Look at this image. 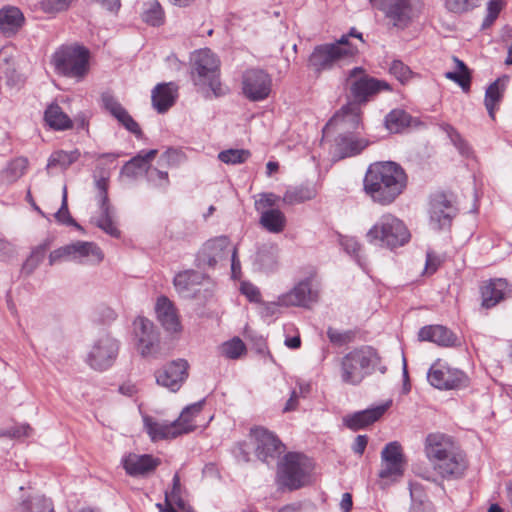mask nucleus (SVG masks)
I'll return each mask as SVG.
<instances>
[{
	"label": "nucleus",
	"mask_w": 512,
	"mask_h": 512,
	"mask_svg": "<svg viewBox=\"0 0 512 512\" xmlns=\"http://www.w3.org/2000/svg\"><path fill=\"white\" fill-rule=\"evenodd\" d=\"M408 176L404 168L394 161L371 163L363 179V191L371 201L388 206L405 191Z\"/></svg>",
	"instance_id": "f257e3e1"
},
{
	"label": "nucleus",
	"mask_w": 512,
	"mask_h": 512,
	"mask_svg": "<svg viewBox=\"0 0 512 512\" xmlns=\"http://www.w3.org/2000/svg\"><path fill=\"white\" fill-rule=\"evenodd\" d=\"M380 362L381 357L374 347L362 345L354 348L341 359V380L343 383L357 386L374 373Z\"/></svg>",
	"instance_id": "f03ea898"
},
{
	"label": "nucleus",
	"mask_w": 512,
	"mask_h": 512,
	"mask_svg": "<svg viewBox=\"0 0 512 512\" xmlns=\"http://www.w3.org/2000/svg\"><path fill=\"white\" fill-rule=\"evenodd\" d=\"M312 470L313 464L307 456L287 452L277 463V484L289 491L298 490L309 483Z\"/></svg>",
	"instance_id": "7ed1b4c3"
},
{
	"label": "nucleus",
	"mask_w": 512,
	"mask_h": 512,
	"mask_svg": "<svg viewBox=\"0 0 512 512\" xmlns=\"http://www.w3.org/2000/svg\"><path fill=\"white\" fill-rule=\"evenodd\" d=\"M411 234L404 222L392 214H384L367 231L370 244L394 250L409 242Z\"/></svg>",
	"instance_id": "20e7f679"
},
{
	"label": "nucleus",
	"mask_w": 512,
	"mask_h": 512,
	"mask_svg": "<svg viewBox=\"0 0 512 512\" xmlns=\"http://www.w3.org/2000/svg\"><path fill=\"white\" fill-rule=\"evenodd\" d=\"M89 50L83 45H63L52 55L55 72L70 78H83L89 67Z\"/></svg>",
	"instance_id": "39448f33"
},
{
	"label": "nucleus",
	"mask_w": 512,
	"mask_h": 512,
	"mask_svg": "<svg viewBox=\"0 0 512 512\" xmlns=\"http://www.w3.org/2000/svg\"><path fill=\"white\" fill-rule=\"evenodd\" d=\"M192 78L197 86H208L215 97L224 94L219 74V60L208 48L195 51L192 56Z\"/></svg>",
	"instance_id": "423d86ee"
},
{
	"label": "nucleus",
	"mask_w": 512,
	"mask_h": 512,
	"mask_svg": "<svg viewBox=\"0 0 512 512\" xmlns=\"http://www.w3.org/2000/svg\"><path fill=\"white\" fill-rule=\"evenodd\" d=\"M346 83L349 95L355 104L365 105L382 91H391L390 84L369 75L363 67H354L348 72Z\"/></svg>",
	"instance_id": "0eeeda50"
},
{
	"label": "nucleus",
	"mask_w": 512,
	"mask_h": 512,
	"mask_svg": "<svg viewBox=\"0 0 512 512\" xmlns=\"http://www.w3.org/2000/svg\"><path fill=\"white\" fill-rule=\"evenodd\" d=\"M458 211L452 193L437 191L430 196L429 219L434 230L449 231Z\"/></svg>",
	"instance_id": "6e6552de"
},
{
	"label": "nucleus",
	"mask_w": 512,
	"mask_h": 512,
	"mask_svg": "<svg viewBox=\"0 0 512 512\" xmlns=\"http://www.w3.org/2000/svg\"><path fill=\"white\" fill-rule=\"evenodd\" d=\"M357 52L358 49L355 46L342 48L337 44H320L314 47L307 66L319 76L323 71L331 70L337 61L354 56Z\"/></svg>",
	"instance_id": "1a4fd4ad"
},
{
	"label": "nucleus",
	"mask_w": 512,
	"mask_h": 512,
	"mask_svg": "<svg viewBox=\"0 0 512 512\" xmlns=\"http://www.w3.org/2000/svg\"><path fill=\"white\" fill-rule=\"evenodd\" d=\"M427 380L439 390L463 389L470 384V378L464 371L451 367L441 360H437L429 368Z\"/></svg>",
	"instance_id": "9d476101"
},
{
	"label": "nucleus",
	"mask_w": 512,
	"mask_h": 512,
	"mask_svg": "<svg viewBox=\"0 0 512 512\" xmlns=\"http://www.w3.org/2000/svg\"><path fill=\"white\" fill-rule=\"evenodd\" d=\"M250 434L255 442V456L267 465L279 460L286 450V446L280 438L274 432L264 427L251 428Z\"/></svg>",
	"instance_id": "9b49d317"
},
{
	"label": "nucleus",
	"mask_w": 512,
	"mask_h": 512,
	"mask_svg": "<svg viewBox=\"0 0 512 512\" xmlns=\"http://www.w3.org/2000/svg\"><path fill=\"white\" fill-rule=\"evenodd\" d=\"M119 352V342L109 334L100 336L92 345L88 355L87 364L96 371L110 368Z\"/></svg>",
	"instance_id": "f8f14e48"
},
{
	"label": "nucleus",
	"mask_w": 512,
	"mask_h": 512,
	"mask_svg": "<svg viewBox=\"0 0 512 512\" xmlns=\"http://www.w3.org/2000/svg\"><path fill=\"white\" fill-rule=\"evenodd\" d=\"M95 187L98 190L96 198L100 208V216L96 220V226L111 237L119 238L121 232L114 222L115 211L108 197L109 176L101 175L95 179Z\"/></svg>",
	"instance_id": "ddd939ff"
},
{
	"label": "nucleus",
	"mask_w": 512,
	"mask_h": 512,
	"mask_svg": "<svg viewBox=\"0 0 512 512\" xmlns=\"http://www.w3.org/2000/svg\"><path fill=\"white\" fill-rule=\"evenodd\" d=\"M230 240L227 236H219L206 241L195 257V265L199 269H214L218 263L226 261L229 255Z\"/></svg>",
	"instance_id": "4468645a"
},
{
	"label": "nucleus",
	"mask_w": 512,
	"mask_h": 512,
	"mask_svg": "<svg viewBox=\"0 0 512 512\" xmlns=\"http://www.w3.org/2000/svg\"><path fill=\"white\" fill-rule=\"evenodd\" d=\"M272 79L270 75L259 68L248 69L243 74L242 90L247 99L253 102L265 100L270 92Z\"/></svg>",
	"instance_id": "2eb2a0df"
},
{
	"label": "nucleus",
	"mask_w": 512,
	"mask_h": 512,
	"mask_svg": "<svg viewBox=\"0 0 512 512\" xmlns=\"http://www.w3.org/2000/svg\"><path fill=\"white\" fill-rule=\"evenodd\" d=\"M188 370L189 363L187 360L182 358L172 360L156 370V383L171 392H177L187 380Z\"/></svg>",
	"instance_id": "dca6fc26"
},
{
	"label": "nucleus",
	"mask_w": 512,
	"mask_h": 512,
	"mask_svg": "<svg viewBox=\"0 0 512 512\" xmlns=\"http://www.w3.org/2000/svg\"><path fill=\"white\" fill-rule=\"evenodd\" d=\"M372 6L385 13L394 27L406 28L412 18L411 0H370Z\"/></svg>",
	"instance_id": "f3484780"
},
{
	"label": "nucleus",
	"mask_w": 512,
	"mask_h": 512,
	"mask_svg": "<svg viewBox=\"0 0 512 512\" xmlns=\"http://www.w3.org/2000/svg\"><path fill=\"white\" fill-rule=\"evenodd\" d=\"M134 332L138 339V349L142 357H155L159 347V334L149 319L139 316L134 322Z\"/></svg>",
	"instance_id": "a211bd4d"
},
{
	"label": "nucleus",
	"mask_w": 512,
	"mask_h": 512,
	"mask_svg": "<svg viewBox=\"0 0 512 512\" xmlns=\"http://www.w3.org/2000/svg\"><path fill=\"white\" fill-rule=\"evenodd\" d=\"M391 405L392 400H387L380 405L347 414L342 419L343 425L352 431L366 429L380 420Z\"/></svg>",
	"instance_id": "6ab92c4d"
},
{
	"label": "nucleus",
	"mask_w": 512,
	"mask_h": 512,
	"mask_svg": "<svg viewBox=\"0 0 512 512\" xmlns=\"http://www.w3.org/2000/svg\"><path fill=\"white\" fill-rule=\"evenodd\" d=\"M381 458L385 467L378 473L380 478L385 479L392 475L403 474L404 455L399 442L392 441L386 444L381 452Z\"/></svg>",
	"instance_id": "aec40b11"
},
{
	"label": "nucleus",
	"mask_w": 512,
	"mask_h": 512,
	"mask_svg": "<svg viewBox=\"0 0 512 512\" xmlns=\"http://www.w3.org/2000/svg\"><path fill=\"white\" fill-rule=\"evenodd\" d=\"M318 292L311 287V280L306 278L296 284L288 293L280 297V303L285 306L308 307L317 302Z\"/></svg>",
	"instance_id": "412c9836"
},
{
	"label": "nucleus",
	"mask_w": 512,
	"mask_h": 512,
	"mask_svg": "<svg viewBox=\"0 0 512 512\" xmlns=\"http://www.w3.org/2000/svg\"><path fill=\"white\" fill-rule=\"evenodd\" d=\"M123 468L132 477L146 476L156 470L161 460L151 454L130 453L122 460Z\"/></svg>",
	"instance_id": "4be33fe9"
},
{
	"label": "nucleus",
	"mask_w": 512,
	"mask_h": 512,
	"mask_svg": "<svg viewBox=\"0 0 512 512\" xmlns=\"http://www.w3.org/2000/svg\"><path fill=\"white\" fill-rule=\"evenodd\" d=\"M279 247L276 243H263L257 247L253 267L263 273L274 272L278 267Z\"/></svg>",
	"instance_id": "5701e85b"
},
{
	"label": "nucleus",
	"mask_w": 512,
	"mask_h": 512,
	"mask_svg": "<svg viewBox=\"0 0 512 512\" xmlns=\"http://www.w3.org/2000/svg\"><path fill=\"white\" fill-rule=\"evenodd\" d=\"M155 311L157 318L167 332L177 333L182 329L176 308L166 296L157 299Z\"/></svg>",
	"instance_id": "b1692460"
},
{
	"label": "nucleus",
	"mask_w": 512,
	"mask_h": 512,
	"mask_svg": "<svg viewBox=\"0 0 512 512\" xmlns=\"http://www.w3.org/2000/svg\"><path fill=\"white\" fill-rule=\"evenodd\" d=\"M418 337L422 341L433 342L443 347H453L458 344L457 335L443 325H428L419 330Z\"/></svg>",
	"instance_id": "393cba45"
},
{
	"label": "nucleus",
	"mask_w": 512,
	"mask_h": 512,
	"mask_svg": "<svg viewBox=\"0 0 512 512\" xmlns=\"http://www.w3.org/2000/svg\"><path fill=\"white\" fill-rule=\"evenodd\" d=\"M177 89L173 82L159 83L153 88L151 100L158 113L163 114L174 105L178 97Z\"/></svg>",
	"instance_id": "a878e982"
},
{
	"label": "nucleus",
	"mask_w": 512,
	"mask_h": 512,
	"mask_svg": "<svg viewBox=\"0 0 512 512\" xmlns=\"http://www.w3.org/2000/svg\"><path fill=\"white\" fill-rule=\"evenodd\" d=\"M433 463L434 469L442 478H460L466 469L463 455L456 452L455 449L449 453V456L438 459Z\"/></svg>",
	"instance_id": "bb28decb"
},
{
	"label": "nucleus",
	"mask_w": 512,
	"mask_h": 512,
	"mask_svg": "<svg viewBox=\"0 0 512 512\" xmlns=\"http://www.w3.org/2000/svg\"><path fill=\"white\" fill-rule=\"evenodd\" d=\"M454 449V442L449 436L441 433H431L426 437L425 452L433 462L449 456V453Z\"/></svg>",
	"instance_id": "cd10ccee"
},
{
	"label": "nucleus",
	"mask_w": 512,
	"mask_h": 512,
	"mask_svg": "<svg viewBox=\"0 0 512 512\" xmlns=\"http://www.w3.org/2000/svg\"><path fill=\"white\" fill-rule=\"evenodd\" d=\"M368 145L364 139L357 138L352 132L339 133L335 138V153L340 158L355 156Z\"/></svg>",
	"instance_id": "c85d7f7f"
},
{
	"label": "nucleus",
	"mask_w": 512,
	"mask_h": 512,
	"mask_svg": "<svg viewBox=\"0 0 512 512\" xmlns=\"http://www.w3.org/2000/svg\"><path fill=\"white\" fill-rule=\"evenodd\" d=\"M203 279V273L190 269L177 273L173 284L181 296L194 298L196 297L195 286L200 285Z\"/></svg>",
	"instance_id": "c756f323"
},
{
	"label": "nucleus",
	"mask_w": 512,
	"mask_h": 512,
	"mask_svg": "<svg viewBox=\"0 0 512 512\" xmlns=\"http://www.w3.org/2000/svg\"><path fill=\"white\" fill-rule=\"evenodd\" d=\"M144 426L152 441L174 439L183 434L175 420L170 424L159 423L147 416L144 418Z\"/></svg>",
	"instance_id": "7c9ffc66"
},
{
	"label": "nucleus",
	"mask_w": 512,
	"mask_h": 512,
	"mask_svg": "<svg viewBox=\"0 0 512 512\" xmlns=\"http://www.w3.org/2000/svg\"><path fill=\"white\" fill-rule=\"evenodd\" d=\"M505 281L502 279L490 280L487 284L481 287V306L485 309H490L496 306L504 299Z\"/></svg>",
	"instance_id": "2f4dec72"
},
{
	"label": "nucleus",
	"mask_w": 512,
	"mask_h": 512,
	"mask_svg": "<svg viewBox=\"0 0 512 512\" xmlns=\"http://www.w3.org/2000/svg\"><path fill=\"white\" fill-rule=\"evenodd\" d=\"M44 121L53 130L63 131L72 128L73 122L70 117L63 112L57 103L50 104L44 112Z\"/></svg>",
	"instance_id": "473e14b6"
},
{
	"label": "nucleus",
	"mask_w": 512,
	"mask_h": 512,
	"mask_svg": "<svg viewBox=\"0 0 512 512\" xmlns=\"http://www.w3.org/2000/svg\"><path fill=\"white\" fill-rule=\"evenodd\" d=\"M70 259L81 260L82 258L93 256L97 262L103 260V253L99 246L94 242L76 241L67 245Z\"/></svg>",
	"instance_id": "72a5a7b5"
},
{
	"label": "nucleus",
	"mask_w": 512,
	"mask_h": 512,
	"mask_svg": "<svg viewBox=\"0 0 512 512\" xmlns=\"http://www.w3.org/2000/svg\"><path fill=\"white\" fill-rule=\"evenodd\" d=\"M317 195V189L312 183H304L299 186L289 188L283 195V202L288 205L300 204L312 200Z\"/></svg>",
	"instance_id": "f704fd0d"
},
{
	"label": "nucleus",
	"mask_w": 512,
	"mask_h": 512,
	"mask_svg": "<svg viewBox=\"0 0 512 512\" xmlns=\"http://www.w3.org/2000/svg\"><path fill=\"white\" fill-rule=\"evenodd\" d=\"M24 23V15L15 6H5L0 9V29L3 32H16Z\"/></svg>",
	"instance_id": "c9c22d12"
},
{
	"label": "nucleus",
	"mask_w": 512,
	"mask_h": 512,
	"mask_svg": "<svg viewBox=\"0 0 512 512\" xmlns=\"http://www.w3.org/2000/svg\"><path fill=\"white\" fill-rule=\"evenodd\" d=\"M260 225L270 233H281L286 226V217L279 209H266L261 212Z\"/></svg>",
	"instance_id": "e433bc0d"
},
{
	"label": "nucleus",
	"mask_w": 512,
	"mask_h": 512,
	"mask_svg": "<svg viewBox=\"0 0 512 512\" xmlns=\"http://www.w3.org/2000/svg\"><path fill=\"white\" fill-rule=\"evenodd\" d=\"M500 82V78L496 79L487 87L485 92L484 105L492 120L495 119V110L498 109L504 95L505 85L500 84Z\"/></svg>",
	"instance_id": "4c0bfd02"
},
{
	"label": "nucleus",
	"mask_w": 512,
	"mask_h": 512,
	"mask_svg": "<svg viewBox=\"0 0 512 512\" xmlns=\"http://www.w3.org/2000/svg\"><path fill=\"white\" fill-rule=\"evenodd\" d=\"M358 106L360 104L347 103L341 107V109L334 115V117L326 124V127L330 125L332 122L340 123L341 125H345L346 122H349L353 129H357L360 125V112Z\"/></svg>",
	"instance_id": "58836bf2"
},
{
	"label": "nucleus",
	"mask_w": 512,
	"mask_h": 512,
	"mask_svg": "<svg viewBox=\"0 0 512 512\" xmlns=\"http://www.w3.org/2000/svg\"><path fill=\"white\" fill-rule=\"evenodd\" d=\"M204 404L205 398L186 406L182 410L180 416L175 421L178 422V426L183 434L190 433L196 429V425L193 423V420L194 417L202 411Z\"/></svg>",
	"instance_id": "ea45409f"
},
{
	"label": "nucleus",
	"mask_w": 512,
	"mask_h": 512,
	"mask_svg": "<svg viewBox=\"0 0 512 512\" xmlns=\"http://www.w3.org/2000/svg\"><path fill=\"white\" fill-rule=\"evenodd\" d=\"M15 512H54V507L51 499L36 495L22 500L15 507Z\"/></svg>",
	"instance_id": "a19ab883"
},
{
	"label": "nucleus",
	"mask_w": 512,
	"mask_h": 512,
	"mask_svg": "<svg viewBox=\"0 0 512 512\" xmlns=\"http://www.w3.org/2000/svg\"><path fill=\"white\" fill-rule=\"evenodd\" d=\"M80 155L81 153L78 149L69 152L58 150L50 155L46 169L59 167L62 170H66L80 158Z\"/></svg>",
	"instance_id": "79ce46f5"
},
{
	"label": "nucleus",
	"mask_w": 512,
	"mask_h": 512,
	"mask_svg": "<svg viewBox=\"0 0 512 512\" xmlns=\"http://www.w3.org/2000/svg\"><path fill=\"white\" fill-rule=\"evenodd\" d=\"M50 245L51 240L47 238L31 251L30 256L22 265V272L25 275H31L35 271V269L45 258L46 252L49 249Z\"/></svg>",
	"instance_id": "37998d69"
},
{
	"label": "nucleus",
	"mask_w": 512,
	"mask_h": 512,
	"mask_svg": "<svg viewBox=\"0 0 512 512\" xmlns=\"http://www.w3.org/2000/svg\"><path fill=\"white\" fill-rule=\"evenodd\" d=\"M411 115L403 109H393L385 117L386 128L394 133H399L411 123Z\"/></svg>",
	"instance_id": "c03bdc74"
},
{
	"label": "nucleus",
	"mask_w": 512,
	"mask_h": 512,
	"mask_svg": "<svg viewBox=\"0 0 512 512\" xmlns=\"http://www.w3.org/2000/svg\"><path fill=\"white\" fill-rule=\"evenodd\" d=\"M142 13V20L153 27H159L164 24V11L158 1H151Z\"/></svg>",
	"instance_id": "a18cd8bd"
},
{
	"label": "nucleus",
	"mask_w": 512,
	"mask_h": 512,
	"mask_svg": "<svg viewBox=\"0 0 512 512\" xmlns=\"http://www.w3.org/2000/svg\"><path fill=\"white\" fill-rule=\"evenodd\" d=\"M326 333L332 345L341 347L349 343H352L355 340L357 330L349 329L345 331H339L333 327H328Z\"/></svg>",
	"instance_id": "49530a36"
},
{
	"label": "nucleus",
	"mask_w": 512,
	"mask_h": 512,
	"mask_svg": "<svg viewBox=\"0 0 512 512\" xmlns=\"http://www.w3.org/2000/svg\"><path fill=\"white\" fill-rule=\"evenodd\" d=\"M55 218L57 222L64 224L66 226H73L80 231H84L83 227L76 222V220L71 216L68 203H67V189L66 186L63 189L62 202L59 210L55 213Z\"/></svg>",
	"instance_id": "de8ad7c7"
},
{
	"label": "nucleus",
	"mask_w": 512,
	"mask_h": 512,
	"mask_svg": "<svg viewBox=\"0 0 512 512\" xmlns=\"http://www.w3.org/2000/svg\"><path fill=\"white\" fill-rule=\"evenodd\" d=\"M28 166L26 158H16L8 163L4 170V177L8 182H15L25 172Z\"/></svg>",
	"instance_id": "09e8293b"
},
{
	"label": "nucleus",
	"mask_w": 512,
	"mask_h": 512,
	"mask_svg": "<svg viewBox=\"0 0 512 512\" xmlns=\"http://www.w3.org/2000/svg\"><path fill=\"white\" fill-rule=\"evenodd\" d=\"M102 102L104 108L121 124L127 116L128 111L122 106V104L111 95H103Z\"/></svg>",
	"instance_id": "8fccbe9b"
},
{
	"label": "nucleus",
	"mask_w": 512,
	"mask_h": 512,
	"mask_svg": "<svg viewBox=\"0 0 512 512\" xmlns=\"http://www.w3.org/2000/svg\"><path fill=\"white\" fill-rule=\"evenodd\" d=\"M441 128L444 132H446L447 136L453 143V145L458 149V151L462 155L468 156L471 152V148L467 141L460 135V133L450 124L444 123L441 125Z\"/></svg>",
	"instance_id": "3c124183"
},
{
	"label": "nucleus",
	"mask_w": 512,
	"mask_h": 512,
	"mask_svg": "<svg viewBox=\"0 0 512 512\" xmlns=\"http://www.w3.org/2000/svg\"><path fill=\"white\" fill-rule=\"evenodd\" d=\"M251 153L246 149H228L221 151L218 154V159L225 164H242L249 157Z\"/></svg>",
	"instance_id": "603ef678"
},
{
	"label": "nucleus",
	"mask_w": 512,
	"mask_h": 512,
	"mask_svg": "<svg viewBox=\"0 0 512 512\" xmlns=\"http://www.w3.org/2000/svg\"><path fill=\"white\" fill-rule=\"evenodd\" d=\"M245 351L246 346L244 342L238 337H234L222 345V354L229 359H237Z\"/></svg>",
	"instance_id": "864d4df0"
},
{
	"label": "nucleus",
	"mask_w": 512,
	"mask_h": 512,
	"mask_svg": "<svg viewBox=\"0 0 512 512\" xmlns=\"http://www.w3.org/2000/svg\"><path fill=\"white\" fill-rule=\"evenodd\" d=\"M73 1L74 0H41L39 6L44 13L56 15L68 10Z\"/></svg>",
	"instance_id": "5fc2aeb1"
},
{
	"label": "nucleus",
	"mask_w": 512,
	"mask_h": 512,
	"mask_svg": "<svg viewBox=\"0 0 512 512\" xmlns=\"http://www.w3.org/2000/svg\"><path fill=\"white\" fill-rule=\"evenodd\" d=\"M481 0H446V8L456 14H463L480 5Z\"/></svg>",
	"instance_id": "6e6d98bb"
},
{
	"label": "nucleus",
	"mask_w": 512,
	"mask_h": 512,
	"mask_svg": "<svg viewBox=\"0 0 512 512\" xmlns=\"http://www.w3.org/2000/svg\"><path fill=\"white\" fill-rule=\"evenodd\" d=\"M280 197L272 192L260 193L259 198L255 200V209L258 212L265 211L266 209H275Z\"/></svg>",
	"instance_id": "4d7b16f0"
},
{
	"label": "nucleus",
	"mask_w": 512,
	"mask_h": 512,
	"mask_svg": "<svg viewBox=\"0 0 512 512\" xmlns=\"http://www.w3.org/2000/svg\"><path fill=\"white\" fill-rule=\"evenodd\" d=\"M340 244L344 251L360 264V243L354 237L344 236L341 237Z\"/></svg>",
	"instance_id": "13d9d810"
},
{
	"label": "nucleus",
	"mask_w": 512,
	"mask_h": 512,
	"mask_svg": "<svg viewBox=\"0 0 512 512\" xmlns=\"http://www.w3.org/2000/svg\"><path fill=\"white\" fill-rule=\"evenodd\" d=\"M389 70L401 83L407 82L412 76L411 69L400 60H394Z\"/></svg>",
	"instance_id": "bf43d9fd"
},
{
	"label": "nucleus",
	"mask_w": 512,
	"mask_h": 512,
	"mask_svg": "<svg viewBox=\"0 0 512 512\" xmlns=\"http://www.w3.org/2000/svg\"><path fill=\"white\" fill-rule=\"evenodd\" d=\"M184 159V154L176 148H168L161 156L159 161H164L168 166H177Z\"/></svg>",
	"instance_id": "052dcab7"
},
{
	"label": "nucleus",
	"mask_w": 512,
	"mask_h": 512,
	"mask_svg": "<svg viewBox=\"0 0 512 512\" xmlns=\"http://www.w3.org/2000/svg\"><path fill=\"white\" fill-rule=\"evenodd\" d=\"M410 512H433L432 503L427 499L417 497L411 492Z\"/></svg>",
	"instance_id": "680f3d73"
},
{
	"label": "nucleus",
	"mask_w": 512,
	"mask_h": 512,
	"mask_svg": "<svg viewBox=\"0 0 512 512\" xmlns=\"http://www.w3.org/2000/svg\"><path fill=\"white\" fill-rule=\"evenodd\" d=\"M241 292L249 301L259 303L261 302V293L259 289L251 283H242Z\"/></svg>",
	"instance_id": "e2e57ef3"
},
{
	"label": "nucleus",
	"mask_w": 512,
	"mask_h": 512,
	"mask_svg": "<svg viewBox=\"0 0 512 512\" xmlns=\"http://www.w3.org/2000/svg\"><path fill=\"white\" fill-rule=\"evenodd\" d=\"M441 260L439 256L434 254L432 251L426 253L425 272L427 274L435 273L440 267Z\"/></svg>",
	"instance_id": "0e129e2a"
},
{
	"label": "nucleus",
	"mask_w": 512,
	"mask_h": 512,
	"mask_svg": "<svg viewBox=\"0 0 512 512\" xmlns=\"http://www.w3.org/2000/svg\"><path fill=\"white\" fill-rule=\"evenodd\" d=\"M121 125L127 129L129 132L134 134L137 138H141L143 135V132L139 126V124L132 118V116L129 114L127 118L122 121Z\"/></svg>",
	"instance_id": "69168bd1"
},
{
	"label": "nucleus",
	"mask_w": 512,
	"mask_h": 512,
	"mask_svg": "<svg viewBox=\"0 0 512 512\" xmlns=\"http://www.w3.org/2000/svg\"><path fill=\"white\" fill-rule=\"evenodd\" d=\"M99 321L103 324H109L117 318V313L110 307L102 306L99 308Z\"/></svg>",
	"instance_id": "338daca9"
},
{
	"label": "nucleus",
	"mask_w": 512,
	"mask_h": 512,
	"mask_svg": "<svg viewBox=\"0 0 512 512\" xmlns=\"http://www.w3.org/2000/svg\"><path fill=\"white\" fill-rule=\"evenodd\" d=\"M368 440L367 435H358L351 446L352 451L357 455H362L367 447Z\"/></svg>",
	"instance_id": "774afa93"
}]
</instances>
